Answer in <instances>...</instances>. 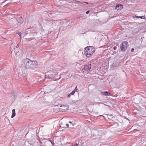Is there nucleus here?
I'll use <instances>...</instances> for the list:
<instances>
[{
	"instance_id": "nucleus-23",
	"label": "nucleus",
	"mask_w": 146,
	"mask_h": 146,
	"mask_svg": "<svg viewBox=\"0 0 146 146\" xmlns=\"http://www.w3.org/2000/svg\"><path fill=\"white\" fill-rule=\"evenodd\" d=\"M90 11L89 10H88V11H87L86 12V13L87 14H88L90 12Z\"/></svg>"
},
{
	"instance_id": "nucleus-11",
	"label": "nucleus",
	"mask_w": 146,
	"mask_h": 146,
	"mask_svg": "<svg viewBox=\"0 0 146 146\" xmlns=\"http://www.w3.org/2000/svg\"><path fill=\"white\" fill-rule=\"evenodd\" d=\"M82 141L81 140H79L78 141V143H76V146H82V144L81 142Z\"/></svg>"
},
{
	"instance_id": "nucleus-4",
	"label": "nucleus",
	"mask_w": 146,
	"mask_h": 146,
	"mask_svg": "<svg viewBox=\"0 0 146 146\" xmlns=\"http://www.w3.org/2000/svg\"><path fill=\"white\" fill-rule=\"evenodd\" d=\"M128 43L127 41H124L121 43L120 47L121 51L122 52H124L127 50Z\"/></svg>"
},
{
	"instance_id": "nucleus-15",
	"label": "nucleus",
	"mask_w": 146,
	"mask_h": 146,
	"mask_svg": "<svg viewBox=\"0 0 146 146\" xmlns=\"http://www.w3.org/2000/svg\"><path fill=\"white\" fill-rule=\"evenodd\" d=\"M19 49L18 48H14V52L15 53H17L19 51Z\"/></svg>"
},
{
	"instance_id": "nucleus-2",
	"label": "nucleus",
	"mask_w": 146,
	"mask_h": 146,
	"mask_svg": "<svg viewBox=\"0 0 146 146\" xmlns=\"http://www.w3.org/2000/svg\"><path fill=\"white\" fill-rule=\"evenodd\" d=\"M85 49L86 51H85L84 55L87 57H90L92 56L95 50V48L93 46L86 47Z\"/></svg>"
},
{
	"instance_id": "nucleus-25",
	"label": "nucleus",
	"mask_w": 146,
	"mask_h": 146,
	"mask_svg": "<svg viewBox=\"0 0 146 146\" xmlns=\"http://www.w3.org/2000/svg\"><path fill=\"white\" fill-rule=\"evenodd\" d=\"M116 48H117V47L116 46H115L113 47V49L114 50H116Z\"/></svg>"
},
{
	"instance_id": "nucleus-6",
	"label": "nucleus",
	"mask_w": 146,
	"mask_h": 146,
	"mask_svg": "<svg viewBox=\"0 0 146 146\" xmlns=\"http://www.w3.org/2000/svg\"><path fill=\"white\" fill-rule=\"evenodd\" d=\"M91 64H88L85 65L84 69V70H86L88 72H89L91 68Z\"/></svg>"
},
{
	"instance_id": "nucleus-10",
	"label": "nucleus",
	"mask_w": 146,
	"mask_h": 146,
	"mask_svg": "<svg viewBox=\"0 0 146 146\" xmlns=\"http://www.w3.org/2000/svg\"><path fill=\"white\" fill-rule=\"evenodd\" d=\"M102 94H105L106 96H110V93L108 92L105 91L102 93Z\"/></svg>"
},
{
	"instance_id": "nucleus-14",
	"label": "nucleus",
	"mask_w": 146,
	"mask_h": 146,
	"mask_svg": "<svg viewBox=\"0 0 146 146\" xmlns=\"http://www.w3.org/2000/svg\"><path fill=\"white\" fill-rule=\"evenodd\" d=\"M135 18H141L142 19H145V16H135Z\"/></svg>"
},
{
	"instance_id": "nucleus-9",
	"label": "nucleus",
	"mask_w": 146,
	"mask_h": 146,
	"mask_svg": "<svg viewBox=\"0 0 146 146\" xmlns=\"http://www.w3.org/2000/svg\"><path fill=\"white\" fill-rule=\"evenodd\" d=\"M25 143V141L23 140L19 141V144L20 146H24Z\"/></svg>"
},
{
	"instance_id": "nucleus-29",
	"label": "nucleus",
	"mask_w": 146,
	"mask_h": 146,
	"mask_svg": "<svg viewBox=\"0 0 146 146\" xmlns=\"http://www.w3.org/2000/svg\"><path fill=\"white\" fill-rule=\"evenodd\" d=\"M90 5H92V4H91V3H90Z\"/></svg>"
},
{
	"instance_id": "nucleus-1",
	"label": "nucleus",
	"mask_w": 146,
	"mask_h": 146,
	"mask_svg": "<svg viewBox=\"0 0 146 146\" xmlns=\"http://www.w3.org/2000/svg\"><path fill=\"white\" fill-rule=\"evenodd\" d=\"M37 64L36 61H32L28 58L24 59L22 60V65L20 69L22 70L34 68L36 67Z\"/></svg>"
},
{
	"instance_id": "nucleus-7",
	"label": "nucleus",
	"mask_w": 146,
	"mask_h": 146,
	"mask_svg": "<svg viewBox=\"0 0 146 146\" xmlns=\"http://www.w3.org/2000/svg\"><path fill=\"white\" fill-rule=\"evenodd\" d=\"M123 8V5L121 4L117 5L115 7V9L117 11L121 10Z\"/></svg>"
},
{
	"instance_id": "nucleus-18",
	"label": "nucleus",
	"mask_w": 146,
	"mask_h": 146,
	"mask_svg": "<svg viewBox=\"0 0 146 146\" xmlns=\"http://www.w3.org/2000/svg\"><path fill=\"white\" fill-rule=\"evenodd\" d=\"M50 142L51 143H52V144L53 145H54V143L53 142V141H51V140H50Z\"/></svg>"
},
{
	"instance_id": "nucleus-5",
	"label": "nucleus",
	"mask_w": 146,
	"mask_h": 146,
	"mask_svg": "<svg viewBox=\"0 0 146 146\" xmlns=\"http://www.w3.org/2000/svg\"><path fill=\"white\" fill-rule=\"evenodd\" d=\"M61 108L60 109L62 111H65L68 110L69 106H68L58 105Z\"/></svg>"
},
{
	"instance_id": "nucleus-22",
	"label": "nucleus",
	"mask_w": 146,
	"mask_h": 146,
	"mask_svg": "<svg viewBox=\"0 0 146 146\" xmlns=\"http://www.w3.org/2000/svg\"><path fill=\"white\" fill-rule=\"evenodd\" d=\"M71 95H72V94H71V93H70L69 95L68 96V97H69Z\"/></svg>"
},
{
	"instance_id": "nucleus-20",
	"label": "nucleus",
	"mask_w": 146,
	"mask_h": 146,
	"mask_svg": "<svg viewBox=\"0 0 146 146\" xmlns=\"http://www.w3.org/2000/svg\"><path fill=\"white\" fill-rule=\"evenodd\" d=\"M71 95H72V94H71V93H70L69 95L68 96V97H69Z\"/></svg>"
},
{
	"instance_id": "nucleus-12",
	"label": "nucleus",
	"mask_w": 146,
	"mask_h": 146,
	"mask_svg": "<svg viewBox=\"0 0 146 146\" xmlns=\"http://www.w3.org/2000/svg\"><path fill=\"white\" fill-rule=\"evenodd\" d=\"M12 114L11 116L12 118H13L15 115V110L13 109L12 111Z\"/></svg>"
},
{
	"instance_id": "nucleus-8",
	"label": "nucleus",
	"mask_w": 146,
	"mask_h": 146,
	"mask_svg": "<svg viewBox=\"0 0 146 146\" xmlns=\"http://www.w3.org/2000/svg\"><path fill=\"white\" fill-rule=\"evenodd\" d=\"M17 20L18 22L19 23H23V21L22 17H18L17 18Z\"/></svg>"
},
{
	"instance_id": "nucleus-21",
	"label": "nucleus",
	"mask_w": 146,
	"mask_h": 146,
	"mask_svg": "<svg viewBox=\"0 0 146 146\" xmlns=\"http://www.w3.org/2000/svg\"><path fill=\"white\" fill-rule=\"evenodd\" d=\"M71 95H72V94H71V93H70L69 95L68 96V97H69Z\"/></svg>"
},
{
	"instance_id": "nucleus-16",
	"label": "nucleus",
	"mask_w": 146,
	"mask_h": 146,
	"mask_svg": "<svg viewBox=\"0 0 146 146\" xmlns=\"http://www.w3.org/2000/svg\"><path fill=\"white\" fill-rule=\"evenodd\" d=\"M17 34H18L19 35V36L21 38V32H18V33H17Z\"/></svg>"
},
{
	"instance_id": "nucleus-26",
	"label": "nucleus",
	"mask_w": 146,
	"mask_h": 146,
	"mask_svg": "<svg viewBox=\"0 0 146 146\" xmlns=\"http://www.w3.org/2000/svg\"><path fill=\"white\" fill-rule=\"evenodd\" d=\"M19 47V46L18 45V44H17L15 47V48H18V47Z\"/></svg>"
},
{
	"instance_id": "nucleus-3",
	"label": "nucleus",
	"mask_w": 146,
	"mask_h": 146,
	"mask_svg": "<svg viewBox=\"0 0 146 146\" xmlns=\"http://www.w3.org/2000/svg\"><path fill=\"white\" fill-rule=\"evenodd\" d=\"M58 73L55 72H49L47 73L45 75L46 78L50 79L54 78L56 77L57 76Z\"/></svg>"
},
{
	"instance_id": "nucleus-19",
	"label": "nucleus",
	"mask_w": 146,
	"mask_h": 146,
	"mask_svg": "<svg viewBox=\"0 0 146 146\" xmlns=\"http://www.w3.org/2000/svg\"><path fill=\"white\" fill-rule=\"evenodd\" d=\"M77 90H78V89H77V86H76V88H75V89L74 90H75V92L76 91H77Z\"/></svg>"
},
{
	"instance_id": "nucleus-28",
	"label": "nucleus",
	"mask_w": 146,
	"mask_h": 146,
	"mask_svg": "<svg viewBox=\"0 0 146 146\" xmlns=\"http://www.w3.org/2000/svg\"><path fill=\"white\" fill-rule=\"evenodd\" d=\"M69 123H72V126H73V124H72V122H71V121H69Z\"/></svg>"
},
{
	"instance_id": "nucleus-27",
	"label": "nucleus",
	"mask_w": 146,
	"mask_h": 146,
	"mask_svg": "<svg viewBox=\"0 0 146 146\" xmlns=\"http://www.w3.org/2000/svg\"><path fill=\"white\" fill-rule=\"evenodd\" d=\"M66 126L68 127L69 126V125L68 124H66Z\"/></svg>"
},
{
	"instance_id": "nucleus-17",
	"label": "nucleus",
	"mask_w": 146,
	"mask_h": 146,
	"mask_svg": "<svg viewBox=\"0 0 146 146\" xmlns=\"http://www.w3.org/2000/svg\"><path fill=\"white\" fill-rule=\"evenodd\" d=\"M75 90H73L71 92V93L72 94V95H73L75 93Z\"/></svg>"
},
{
	"instance_id": "nucleus-13",
	"label": "nucleus",
	"mask_w": 146,
	"mask_h": 146,
	"mask_svg": "<svg viewBox=\"0 0 146 146\" xmlns=\"http://www.w3.org/2000/svg\"><path fill=\"white\" fill-rule=\"evenodd\" d=\"M82 5V6H86V5H88L89 4L87 2H81L80 3Z\"/></svg>"
},
{
	"instance_id": "nucleus-24",
	"label": "nucleus",
	"mask_w": 146,
	"mask_h": 146,
	"mask_svg": "<svg viewBox=\"0 0 146 146\" xmlns=\"http://www.w3.org/2000/svg\"><path fill=\"white\" fill-rule=\"evenodd\" d=\"M134 50V49H133V48H132V49H131V52H133Z\"/></svg>"
}]
</instances>
